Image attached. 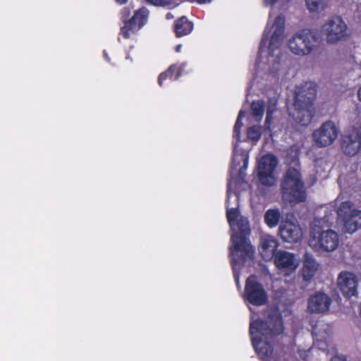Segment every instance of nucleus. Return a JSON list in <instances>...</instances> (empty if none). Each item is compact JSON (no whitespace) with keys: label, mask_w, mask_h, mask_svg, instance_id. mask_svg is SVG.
I'll return each instance as SVG.
<instances>
[{"label":"nucleus","mask_w":361,"mask_h":361,"mask_svg":"<svg viewBox=\"0 0 361 361\" xmlns=\"http://www.w3.org/2000/svg\"><path fill=\"white\" fill-rule=\"evenodd\" d=\"M248 148L247 143L243 141L234 145L226 199V217L232 232L231 262L238 286L240 270L244 263L252 259L254 255L253 247L247 239L250 231L249 222L238 211V195L236 191L237 188L245 185L243 178L248 164Z\"/></svg>","instance_id":"obj_1"},{"label":"nucleus","mask_w":361,"mask_h":361,"mask_svg":"<svg viewBox=\"0 0 361 361\" xmlns=\"http://www.w3.org/2000/svg\"><path fill=\"white\" fill-rule=\"evenodd\" d=\"M293 0H262L265 7L271 8L259 49L258 67L272 77L278 75L283 69L280 48L285 37L286 17L283 13L274 14V8L286 11Z\"/></svg>","instance_id":"obj_2"},{"label":"nucleus","mask_w":361,"mask_h":361,"mask_svg":"<svg viewBox=\"0 0 361 361\" xmlns=\"http://www.w3.org/2000/svg\"><path fill=\"white\" fill-rule=\"evenodd\" d=\"M334 219L332 210L324 217L316 218L311 228L308 245L316 252L322 254L331 252L337 249L339 245L338 234L331 230H324L329 227Z\"/></svg>","instance_id":"obj_3"},{"label":"nucleus","mask_w":361,"mask_h":361,"mask_svg":"<svg viewBox=\"0 0 361 361\" xmlns=\"http://www.w3.org/2000/svg\"><path fill=\"white\" fill-rule=\"evenodd\" d=\"M294 161L296 164L297 157ZM281 190L283 200L286 202L294 204L305 201L304 182L296 165L290 167L285 173L281 183Z\"/></svg>","instance_id":"obj_4"},{"label":"nucleus","mask_w":361,"mask_h":361,"mask_svg":"<svg viewBox=\"0 0 361 361\" xmlns=\"http://www.w3.org/2000/svg\"><path fill=\"white\" fill-rule=\"evenodd\" d=\"M335 206H337V223L343 233L353 234L361 228V209L351 202H341L339 197L331 207Z\"/></svg>","instance_id":"obj_5"},{"label":"nucleus","mask_w":361,"mask_h":361,"mask_svg":"<svg viewBox=\"0 0 361 361\" xmlns=\"http://www.w3.org/2000/svg\"><path fill=\"white\" fill-rule=\"evenodd\" d=\"M317 35L309 29L299 30L288 40L290 51L298 56L310 54L317 48Z\"/></svg>","instance_id":"obj_6"},{"label":"nucleus","mask_w":361,"mask_h":361,"mask_svg":"<svg viewBox=\"0 0 361 361\" xmlns=\"http://www.w3.org/2000/svg\"><path fill=\"white\" fill-rule=\"evenodd\" d=\"M321 29L329 44H336L348 37V25L339 16H334L326 20Z\"/></svg>","instance_id":"obj_7"},{"label":"nucleus","mask_w":361,"mask_h":361,"mask_svg":"<svg viewBox=\"0 0 361 361\" xmlns=\"http://www.w3.org/2000/svg\"><path fill=\"white\" fill-rule=\"evenodd\" d=\"M278 164L276 157L267 154L258 161L257 175L259 182L265 186H272L277 180L276 169Z\"/></svg>","instance_id":"obj_8"},{"label":"nucleus","mask_w":361,"mask_h":361,"mask_svg":"<svg viewBox=\"0 0 361 361\" xmlns=\"http://www.w3.org/2000/svg\"><path fill=\"white\" fill-rule=\"evenodd\" d=\"M339 130L334 121H328L323 123L319 128L312 133L314 143L319 147L331 145L337 139Z\"/></svg>","instance_id":"obj_9"},{"label":"nucleus","mask_w":361,"mask_h":361,"mask_svg":"<svg viewBox=\"0 0 361 361\" xmlns=\"http://www.w3.org/2000/svg\"><path fill=\"white\" fill-rule=\"evenodd\" d=\"M244 299L255 306L264 305L268 301L267 292L254 276L247 279Z\"/></svg>","instance_id":"obj_10"},{"label":"nucleus","mask_w":361,"mask_h":361,"mask_svg":"<svg viewBox=\"0 0 361 361\" xmlns=\"http://www.w3.org/2000/svg\"><path fill=\"white\" fill-rule=\"evenodd\" d=\"M274 263L277 269L286 276L294 273L300 264L298 257L290 252L278 250L274 255Z\"/></svg>","instance_id":"obj_11"},{"label":"nucleus","mask_w":361,"mask_h":361,"mask_svg":"<svg viewBox=\"0 0 361 361\" xmlns=\"http://www.w3.org/2000/svg\"><path fill=\"white\" fill-rule=\"evenodd\" d=\"M302 97L303 95L300 93L296 94L295 111L292 112L289 110V114L302 126H307L311 122L313 116L310 104L314 97V90L312 89L311 92L308 94L307 100L305 101V106L302 108H300L298 107V103L302 101Z\"/></svg>","instance_id":"obj_12"},{"label":"nucleus","mask_w":361,"mask_h":361,"mask_svg":"<svg viewBox=\"0 0 361 361\" xmlns=\"http://www.w3.org/2000/svg\"><path fill=\"white\" fill-rule=\"evenodd\" d=\"M314 345L322 350L328 351V353H334V346L331 343V327L323 322L317 324L313 329Z\"/></svg>","instance_id":"obj_13"},{"label":"nucleus","mask_w":361,"mask_h":361,"mask_svg":"<svg viewBox=\"0 0 361 361\" xmlns=\"http://www.w3.org/2000/svg\"><path fill=\"white\" fill-rule=\"evenodd\" d=\"M281 239L286 243H298L303 238L304 232L296 219H287L281 222L279 226Z\"/></svg>","instance_id":"obj_14"},{"label":"nucleus","mask_w":361,"mask_h":361,"mask_svg":"<svg viewBox=\"0 0 361 361\" xmlns=\"http://www.w3.org/2000/svg\"><path fill=\"white\" fill-rule=\"evenodd\" d=\"M149 14V11L145 7L135 11L133 17L122 27L121 35L126 38L130 37L147 23Z\"/></svg>","instance_id":"obj_15"},{"label":"nucleus","mask_w":361,"mask_h":361,"mask_svg":"<svg viewBox=\"0 0 361 361\" xmlns=\"http://www.w3.org/2000/svg\"><path fill=\"white\" fill-rule=\"evenodd\" d=\"M357 128H349L343 135L341 149L348 156H355L361 149V139L359 138Z\"/></svg>","instance_id":"obj_16"},{"label":"nucleus","mask_w":361,"mask_h":361,"mask_svg":"<svg viewBox=\"0 0 361 361\" xmlns=\"http://www.w3.org/2000/svg\"><path fill=\"white\" fill-rule=\"evenodd\" d=\"M339 289L348 298L357 293L358 279L355 274L349 271L341 272L337 279Z\"/></svg>","instance_id":"obj_17"},{"label":"nucleus","mask_w":361,"mask_h":361,"mask_svg":"<svg viewBox=\"0 0 361 361\" xmlns=\"http://www.w3.org/2000/svg\"><path fill=\"white\" fill-rule=\"evenodd\" d=\"M331 300L324 293H317L308 300L307 309L312 313H324L329 310Z\"/></svg>","instance_id":"obj_18"},{"label":"nucleus","mask_w":361,"mask_h":361,"mask_svg":"<svg viewBox=\"0 0 361 361\" xmlns=\"http://www.w3.org/2000/svg\"><path fill=\"white\" fill-rule=\"evenodd\" d=\"M279 246L278 240L271 235H264L260 240L259 251L265 260L274 259L276 249Z\"/></svg>","instance_id":"obj_19"},{"label":"nucleus","mask_w":361,"mask_h":361,"mask_svg":"<svg viewBox=\"0 0 361 361\" xmlns=\"http://www.w3.org/2000/svg\"><path fill=\"white\" fill-rule=\"evenodd\" d=\"M319 268V264L315 258L309 253L304 255L301 275L304 281H310L316 275Z\"/></svg>","instance_id":"obj_20"},{"label":"nucleus","mask_w":361,"mask_h":361,"mask_svg":"<svg viewBox=\"0 0 361 361\" xmlns=\"http://www.w3.org/2000/svg\"><path fill=\"white\" fill-rule=\"evenodd\" d=\"M193 25L185 17L179 18L175 25V32L178 37H183L190 34Z\"/></svg>","instance_id":"obj_21"},{"label":"nucleus","mask_w":361,"mask_h":361,"mask_svg":"<svg viewBox=\"0 0 361 361\" xmlns=\"http://www.w3.org/2000/svg\"><path fill=\"white\" fill-rule=\"evenodd\" d=\"M305 6L310 13L318 14L329 6V0H305Z\"/></svg>","instance_id":"obj_22"},{"label":"nucleus","mask_w":361,"mask_h":361,"mask_svg":"<svg viewBox=\"0 0 361 361\" xmlns=\"http://www.w3.org/2000/svg\"><path fill=\"white\" fill-rule=\"evenodd\" d=\"M281 217V214L279 209H269L264 214V221L269 228H274L278 225Z\"/></svg>","instance_id":"obj_23"},{"label":"nucleus","mask_w":361,"mask_h":361,"mask_svg":"<svg viewBox=\"0 0 361 361\" xmlns=\"http://www.w3.org/2000/svg\"><path fill=\"white\" fill-rule=\"evenodd\" d=\"M185 65V64H180V65H173L169 67V68L161 73L158 78V82L159 85H162L163 82L168 78H171L173 73H176V78L180 76L182 74L183 68Z\"/></svg>","instance_id":"obj_24"},{"label":"nucleus","mask_w":361,"mask_h":361,"mask_svg":"<svg viewBox=\"0 0 361 361\" xmlns=\"http://www.w3.org/2000/svg\"><path fill=\"white\" fill-rule=\"evenodd\" d=\"M251 110L252 119H254L255 121H259L264 115V102L260 100L253 102L251 105Z\"/></svg>","instance_id":"obj_25"},{"label":"nucleus","mask_w":361,"mask_h":361,"mask_svg":"<svg viewBox=\"0 0 361 361\" xmlns=\"http://www.w3.org/2000/svg\"><path fill=\"white\" fill-rule=\"evenodd\" d=\"M247 138L255 142H257L261 137L262 132L260 127L254 126L247 129Z\"/></svg>","instance_id":"obj_26"},{"label":"nucleus","mask_w":361,"mask_h":361,"mask_svg":"<svg viewBox=\"0 0 361 361\" xmlns=\"http://www.w3.org/2000/svg\"><path fill=\"white\" fill-rule=\"evenodd\" d=\"M276 109V104L275 101L270 102L267 108V116L265 126L267 129H270L271 123L272 121V114Z\"/></svg>","instance_id":"obj_27"},{"label":"nucleus","mask_w":361,"mask_h":361,"mask_svg":"<svg viewBox=\"0 0 361 361\" xmlns=\"http://www.w3.org/2000/svg\"><path fill=\"white\" fill-rule=\"evenodd\" d=\"M146 2L150 5L160 7L176 6L178 4L176 0H146Z\"/></svg>","instance_id":"obj_28"},{"label":"nucleus","mask_w":361,"mask_h":361,"mask_svg":"<svg viewBox=\"0 0 361 361\" xmlns=\"http://www.w3.org/2000/svg\"><path fill=\"white\" fill-rule=\"evenodd\" d=\"M245 116V113L241 110L239 112L236 123L234 126V130H233V136L237 140H239L240 137V130L243 126L242 119Z\"/></svg>","instance_id":"obj_29"},{"label":"nucleus","mask_w":361,"mask_h":361,"mask_svg":"<svg viewBox=\"0 0 361 361\" xmlns=\"http://www.w3.org/2000/svg\"><path fill=\"white\" fill-rule=\"evenodd\" d=\"M315 167L317 169V173L322 172L326 170L327 163L324 160H318L316 161Z\"/></svg>","instance_id":"obj_30"},{"label":"nucleus","mask_w":361,"mask_h":361,"mask_svg":"<svg viewBox=\"0 0 361 361\" xmlns=\"http://www.w3.org/2000/svg\"><path fill=\"white\" fill-rule=\"evenodd\" d=\"M330 361H346V360L343 355H336L331 358Z\"/></svg>","instance_id":"obj_31"},{"label":"nucleus","mask_w":361,"mask_h":361,"mask_svg":"<svg viewBox=\"0 0 361 361\" xmlns=\"http://www.w3.org/2000/svg\"><path fill=\"white\" fill-rule=\"evenodd\" d=\"M122 13H123V16L128 17L130 15V10L128 9L127 8H123Z\"/></svg>","instance_id":"obj_32"},{"label":"nucleus","mask_w":361,"mask_h":361,"mask_svg":"<svg viewBox=\"0 0 361 361\" xmlns=\"http://www.w3.org/2000/svg\"><path fill=\"white\" fill-rule=\"evenodd\" d=\"M166 18L167 20H171L174 18V16L172 14V13L171 12H169L166 16Z\"/></svg>","instance_id":"obj_33"},{"label":"nucleus","mask_w":361,"mask_h":361,"mask_svg":"<svg viewBox=\"0 0 361 361\" xmlns=\"http://www.w3.org/2000/svg\"><path fill=\"white\" fill-rule=\"evenodd\" d=\"M128 0H115V1L118 4H124L127 2Z\"/></svg>","instance_id":"obj_34"},{"label":"nucleus","mask_w":361,"mask_h":361,"mask_svg":"<svg viewBox=\"0 0 361 361\" xmlns=\"http://www.w3.org/2000/svg\"><path fill=\"white\" fill-rule=\"evenodd\" d=\"M357 96H358L359 100L361 102V87L358 89Z\"/></svg>","instance_id":"obj_35"},{"label":"nucleus","mask_w":361,"mask_h":361,"mask_svg":"<svg viewBox=\"0 0 361 361\" xmlns=\"http://www.w3.org/2000/svg\"><path fill=\"white\" fill-rule=\"evenodd\" d=\"M180 49H181V45H180V44H178V45H177V46L176 47V51L177 52L180 51Z\"/></svg>","instance_id":"obj_36"}]
</instances>
